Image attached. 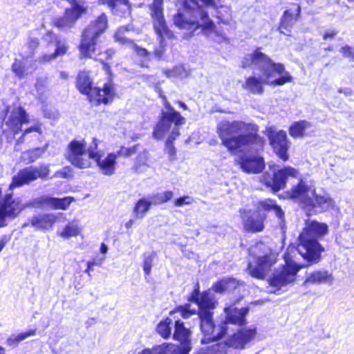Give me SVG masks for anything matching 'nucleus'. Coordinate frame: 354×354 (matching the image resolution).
<instances>
[{
	"label": "nucleus",
	"instance_id": "f257e3e1",
	"mask_svg": "<svg viewBox=\"0 0 354 354\" xmlns=\"http://www.w3.org/2000/svg\"><path fill=\"white\" fill-rule=\"evenodd\" d=\"M259 126L242 120H222L216 125V133L221 144L231 153L243 147L253 146L256 151L263 149L264 139L259 134Z\"/></svg>",
	"mask_w": 354,
	"mask_h": 354
},
{
	"label": "nucleus",
	"instance_id": "f03ea898",
	"mask_svg": "<svg viewBox=\"0 0 354 354\" xmlns=\"http://www.w3.org/2000/svg\"><path fill=\"white\" fill-rule=\"evenodd\" d=\"M250 65L258 68L262 73V77H249L246 79L243 87L253 94H262L263 84L273 85H283L292 80L290 73L285 71L284 66L280 63H274L266 55L256 50L243 62V67Z\"/></svg>",
	"mask_w": 354,
	"mask_h": 354
},
{
	"label": "nucleus",
	"instance_id": "7ed1b4c3",
	"mask_svg": "<svg viewBox=\"0 0 354 354\" xmlns=\"http://www.w3.org/2000/svg\"><path fill=\"white\" fill-rule=\"evenodd\" d=\"M214 309L207 308L198 311L201 330L204 335V337L201 339L202 344H207L221 339L227 333L229 324L239 326L245 325V316L249 312V308L247 307L240 309L234 306L225 308V321L216 325L212 319Z\"/></svg>",
	"mask_w": 354,
	"mask_h": 354
},
{
	"label": "nucleus",
	"instance_id": "20e7f679",
	"mask_svg": "<svg viewBox=\"0 0 354 354\" xmlns=\"http://www.w3.org/2000/svg\"><path fill=\"white\" fill-rule=\"evenodd\" d=\"M205 8H198L194 12H187L190 18L185 15L178 14L174 19V24L182 30L194 32L201 28L203 35L210 37L217 43H221L226 39L225 34L223 30H216L214 22L209 18L208 12L205 8L208 6L216 8L214 0H200Z\"/></svg>",
	"mask_w": 354,
	"mask_h": 354
},
{
	"label": "nucleus",
	"instance_id": "39448f33",
	"mask_svg": "<svg viewBox=\"0 0 354 354\" xmlns=\"http://www.w3.org/2000/svg\"><path fill=\"white\" fill-rule=\"evenodd\" d=\"M160 96L162 99L163 108L158 116V122L153 129V137L157 140H162L166 133L172 129L171 134L165 142V151L170 158H173L176 154L173 142L180 135L179 127L185 123V118L174 109L165 95L160 94Z\"/></svg>",
	"mask_w": 354,
	"mask_h": 354
},
{
	"label": "nucleus",
	"instance_id": "423d86ee",
	"mask_svg": "<svg viewBox=\"0 0 354 354\" xmlns=\"http://www.w3.org/2000/svg\"><path fill=\"white\" fill-rule=\"evenodd\" d=\"M328 225L316 221H308L298 238L297 252L308 262L312 263L319 260L324 248L319 239L328 233Z\"/></svg>",
	"mask_w": 354,
	"mask_h": 354
},
{
	"label": "nucleus",
	"instance_id": "0eeeda50",
	"mask_svg": "<svg viewBox=\"0 0 354 354\" xmlns=\"http://www.w3.org/2000/svg\"><path fill=\"white\" fill-rule=\"evenodd\" d=\"M93 82L86 72H80L77 78V87L83 94L88 95L91 102H95V105L101 103L107 104L115 96L113 88L110 84H105L102 89L93 87Z\"/></svg>",
	"mask_w": 354,
	"mask_h": 354
},
{
	"label": "nucleus",
	"instance_id": "6e6552de",
	"mask_svg": "<svg viewBox=\"0 0 354 354\" xmlns=\"http://www.w3.org/2000/svg\"><path fill=\"white\" fill-rule=\"evenodd\" d=\"M107 27V17L104 13H102L84 29L80 45V50L83 57H92L95 51L97 39Z\"/></svg>",
	"mask_w": 354,
	"mask_h": 354
},
{
	"label": "nucleus",
	"instance_id": "1a4fd4ad",
	"mask_svg": "<svg viewBox=\"0 0 354 354\" xmlns=\"http://www.w3.org/2000/svg\"><path fill=\"white\" fill-rule=\"evenodd\" d=\"M254 250L259 253L256 254L253 262L248 263V270L253 277L263 279L276 263V255L263 243L257 244Z\"/></svg>",
	"mask_w": 354,
	"mask_h": 354
},
{
	"label": "nucleus",
	"instance_id": "9d476101",
	"mask_svg": "<svg viewBox=\"0 0 354 354\" xmlns=\"http://www.w3.org/2000/svg\"><path fill=\"white\" fill-rule=\"evenodd\" d=\"M293 249V248H288V251L283 255L285 265L275 269L269 279L270 285L277 287L278 290L281 287L295 281L297 272L301 268V266L297 263L290 255Z\"/></svg>",
	"mask_w": 354,
	"mask_h": 354
},
{
	"label": "nucleus",
	"instance_id": "9b49d317",
	"mask_svg": "<svg viewBox=\"0 0 354 354\" xmlns=\"http://www.w3.org/2000/svg\"><path fill=\"white\" fill-rule=\"evenodd\" d=\"M151 10L153 20V28L158 36L160 43V46L154 50V55L160 59L165 53V46L166 45L165 37L171 38L173 34L166 25L162 12V0H153Z\"/></svg>",
	"mask_w": 354,
	"mask_h": 354
},
{
	"label": "nucleus",
	"instance_id": "f8f14e48",
	"mask_svg": "<svg viewBox=\"0 0 354 354\" xmlns=\"http://www.w3.org/2000/svg\"><path fill=\"white\" fill-rule=\"evenodd\" d=\"M256 328L240 329L227 341L220 342L207 348L209 354H225L231 347L243 348L256 335Z\"/></svg>",
	"mask_w": 354,
	"mask_h": 354
},
{
	"label": "nucleus",
	"instance_id": "ddd939ff",
	"mask_svg": "<svg viewBox=\"0 0 354 354\" xmlns=\"http://www.w3.org/2000/svg\"><path fill=\"white\" fill-rule=\"evenodd\" d=\"M28 205L19 198H13L12 193L6 194L0 203V227L15 219Z\"/></svg>",
	"mask_w": 354,
	"mask_h": 354
},
{
	"label": "nucleus",
	"instance_id": "4468645a",
	"mask_svg": "<svg viewBox=\"0 0 354 354\" xmlns=\"http://www.w3.org/2000/svg\"><path fill=\"white\" fill-rule=\"evenodd\" d=\"M66 159L74 167L86 169L91 166L86 155V142L82 140H73L67 146L65 153Z\"/></svg>",
	"mask_w": 354,
	"mask_h": 354
},
{
	"label": "nucleus",
	"instance_id": "2eb2a0df",
	"mask_svg": "<svg viewBox=\"0 0 354 354\" xmlns=\"http://www.w3.org/2000/svg\"><path fill=\"white\" fill-rule=\"evenodd\" d=\"M173 339L180 342L179 345L166 344L169 351L172 354H188L192 349L191 330L185 326V324L178 319L174 323Z\"/></svg>",
	"mask_w": 354,
	"mask_h": 354
},
{
	"label": "nucleus",
	"instance_id": "dca6fc26",
	"mask_svg": "<svg viewBox=\"0 0 354 354\" xmlns=\"http://www.w3.org/2000/svg\"><path fill=\"white\" fill-rule=\"evenodd\" d=\"M315 187L311 181L300 178L296 185L286 192L287 196L298 203L303 209L311 206L312 195L315 194Z\"/></svg>",
	"mask_w": 354,
	"mask_h": 354
},
{
	"label": "nucleus",
	"instance_id": "f3484780",
	"mask_svg": "<svg viewBox=\"0 0 354 354\" xmlns=\"http://www.w3.org/2000/svg\"><path fill=\"white\" fill-rule=\"evenodd\" d=\"M266 134L274 152L283 161L288 159L287 153L289 148L287 134L283 130L276 131L272 127L266 129Z\"/></svg>",
	"mask_w": 354,
	"mask_h": 354
},
{
	"label": "nucleus",
	"instance_id": "a211bd4d",
	"mask_svg": "<svg viewBox=\"0 0 354 354\" xmlns=\"http://www.w3.org/2000/svg\"><path fill=\"white\" fill-rule=\"evenodd\" d=\"M71 8L66 10L64 15L55 21V26L62 29L73 27L77 19L86 10L82 1L71 0Z\"/></svg>",
	"mask_w": 354,
	"mask_h": 354
},
{
	"label": "nucleus",
	"instance_id": "6ab92c4d",
	"mask_svg": "<svg viewBox=\"0 0 354 354\" xmlns=\"http://www.w3.org/2000/svg\"><path fill=\"white\" fill-rule=\"evenodd\" d=\"M28 121V114L23 107H14L10 115L4 119L3 132L10 130L14 134H17L22 131V125Z\"/></svg>",
	"mask_w": 354,
	"mask_h": 354
},
{
	"label": "nucleus",
	"instance_id": "aec40b11",
	"mask_svg": "<svg viewBox=\"0 0 354 354\" xmlns=\"http://www.w3.org/2000/svg\"><path fill=\"white\" fill-rule=\"evenodd\" d=\"M297 174L298 171L296 169L290 166H285L274 170L272 178H265V185L270 187L272 192H279L285 188L288 177H297Z\"/></svg>",
	"mask_w": 354,
	"mask_h": 354
},
{
	"label": "nucleus",
	"instance_id": "412c9836",
	"mask_svg": "<svg viewBox=\"0 0 354 354\" xmlns=\"http://www.w3.org/2000/svg\"><path fill=\"white\" fill-rule=\"evenodd\" d=\"M243 227L249 232H259L264 229L266 214L259 211L244 210L241 214Z\"/></svg>",
	"mask_w": 354,
	"mask_h": 354
},
{
	"label": "nucleus",
	"instance_id": "4be33fe9",
	"mask_svg": "<svg viewBox=\"0 0 354 354\" xmlns=\"http://www.w3.org/2000/svg\"><path fill=\"white\" fill-rule=\"evenodd\" d=\"M238 164L242 170L248 174H259L265 168V162L259 156L242 154L239 157Z\"/></svg>",
	"mask_w": 354,
	"mask_h": 354
},
{
	"label": "nucleus",
	"instance_id": "5701e85b",
	"mask_svg": "<svg viewBox=\"0 0 354 354\" xmlns=\"http://www.w3.org/2000/svg\"><path fill=\"white\" fill-rule=\"evenodd\" d=\"M44 39L48 43L55 42V50L53 53L51 54H46L41 56L39 58L40 62H48L53 59H56L59 56L64 55L66 54L68 46L66 45V41L63 39L58 38L53 32H48L44 36Z\"/></svg>",
	"mask_w": 354,
	"mask_h": 354
},
{
	"label": "nucleus",
	"instance_id": "b1692460",
	"mask_svg": "<svg viewBox=\"0 0 354 354\" xmlns=\"http://www.w3.org/2000/svg\"><path fill=\"white\" fill-rule=\"evenodd\" d=\"M188 300L198 305V311L207 308H215L218 304L217 300L210 290H205L202 293L194 290Z\"/></svg>",
	"mask_w": 354,
	"mask_h": 354
},
{
	"label": "nucleus",
	"instance_id": "393cba45",
	"mask_svg": "<svg viewBox=\"0 0 354 354\" xmlns=\"http://www.w3.org/2000/svg\"><path fill=\"white\" fill-rule=\"evenodd\" d=\"M35 203L48 206L53 209H66L73 201L74 198L66 196L64 198L50 197L48 195L42 196L35 199Z\"/></svg>",
	"mask_w": 354,
	"mask_h": 354
},
{
	"label": "nucleus",
	"instance_id": "a878e982",
	"mask_svg": "<svg viewBox=\"0 0 354 354\" xmlns=\"http://www.w3.org/2000/svg\"><path fill=\"white\" fill-rule=\"evenodd\" d=\"M35 170L34 167L32 166L19 170L17 175L12 177L9 189H12L21 187L37 179V173Z\"/></svg>",
	"mask_w": 354,
	"mask_h": 354
},
{
	"label": "nucleus",
	"instance_id": "bb28decb",
	"mask_svg": "<svg viewBox=\"0 0 354 354\" xmlns=\"http://www.w3.org/2000/svg\"><path fill=\"white\" fill-rule=\"evenodd\" d=\"M117 158L116 153H109L105 157L104 155L100 156L95 161L104 175L112 176L115 171Z\"/></svg>",
	"mask_w": 354,
	"mask_h": 354
},
{
	"label": "nucleus",
	"instance_id": "cd10ccee",
	"mask_svg": "<svg viewBox=\"0 0 354 354\" xmlns=\"http://www.w3.org/2000/svg\"><path fill=\"white\" fill-rule=\"evenodd\" d=\"M313 204L311 206H307L306 210L311 211L315 208L319 209L321 212H326L333 207L334 201L328 194H318L315 191V194L312 195Z\"/></svg>",
	"mask_w": 354,
	"mask_h": 354
},
{
	"label": "nucleus",
	"instance_id": "c85d7f7f",
	"mask_svg": "<svg viewBox=\"0 0 354 354\" xmlns=\"http://www.w3.org/2000/svg\"><path fill=\"white\" fill-rule=\"evenodd\" d=\"M56 219L57 216L53 214H42L33 216L30 218V223L37 230H48L53 227Z\"/></svg>",
	"mask_w": 354,
	"mask_h": 354
},
{
	"label": "nucleus",
	"instance_id": "c756f323",
	"mask_svg": "<svg viewBox=\"0 0 354 354\" xmlns=\"http://www.w3.org/2000/svg\"><path fill=\"white\" fill-rule=\"evenodd\" d=\"M239 286V281L234 278H223L215 282L210 291L218 294H224L226 292H230L236 289Z\"/></svg>",
	"mask_w": 354,
	"mask_h": 354
},
{
	"label": "nucleus",
	"instance_id": "7c9ffc66",
	"mask_svg": "<svg viewBox=\"0 0 354 354\" xmlns=\"http://www.w3.org/2000/svg\"><path fill=\"white\" fill-rule=\"evenodd\" d=\"M261 209L266 212H272L279 219V223L281 229L284 226V212L281 207L277 204L276 201L272 199H266L259 203V207Z\"/></svg>",
	"mask_w": 354,
	"mask_h": 354
},
{
	"label": "nucleus",
	"instance_id": "2f4dec72",
	"mask_svg": "<svg viewBox=\"0 0 354 354\" xmlns=\"http://www.w3.org/2000/svg\"><path fill=\"white\" fill-rule=\"evenodd\" d=\"M333 277L331 273L326 270H316L308 274L305 283L332 284Z\"/></svg>",
	"mask_w": 354,
	"mask_h": 354
},
{
	"label": "nucleus",
	"instance_id": "473e14b6",
	"mask_svg": "<svg viewBox=\"0 0 354 354\" xmlns=\"http://www.w3.org/2000/svg\"><path fill=\"white\" fill-rule=\"evenodd\" d=\"M100 3L107 5L113 14L122 16L130 8L129 0H99Z\"/></svg>",
	"mask_w": 354,
	"mask_h": 354
},
{
	"label": "nucleus",
	"instance_id": "72a5a7b5",
	"mask_svg": "<svg viewBox=\"0 0 354 354\" xmlns=\"http://www.w3.org/2000/svg\"><path fill=\"white\" fill-rule=\"evenodd\" d=\"M149 198H142L136 203L133 209V214L136 218L142 219L151 206Z\"/></svg>",
	"mask_w": 354,
	"mask_h": 354
},
{
	"label": "nucleus",
	"instance_id": "f704fd0d",
	"mask_svg": "<svg viewBox=\"0 0 354 354\" xmlns=\"http://www.w3.org/2000/svg\"><path fill=\"white\" fill-rule=\"evenodd\" d=\"M294 23V12L290 10H286L281 18L279 30L281 33L288 35L290 28Z\"/></svg>",
	"mask_w": 354,
	"mask_h": 354
},
{
	"label": "nucleus",
	"instance_id": "c9c22d12",
	"mask_svg": "<svg viewBox=\"0 0 354 354\" xmlns=\"http://www.w3.org/2000/svg\"><path fill=\"white\" fill-rule=\"evenodd\" d=\"M183 6L182 10H178V12L174 15V19L178 15H185L187 16V18H190V15L187 12H194L198 9V8H205V6H201L198 3V0H179Z\"/></svg>",
	"mask_w": 354,
	"mask_h": 354
},
{
	"label": "nucleus",
	"instance_id": "e433bc0d",
	"mask_svg": "<svg viewBox=\"0 0 354 354\" xmlns=\"http://www.w3.org/2000/svg\"><path fill=\"white\" fill-rule=\"evenodd\" d=\"M309 127H310V123L306 120L295 122L290 126L289 133L294 138L301 137Z\"/></svg>",
	"mask_w": 354,
	"mask_h": 354
},
{
	"label": "nucleus",
	"instance_id": "4c0bfd02",
	"mask_svg": "<svg viewBox=\"0 0 354 354\" xmlns=\"http://www.w3.org/2000/svg\"><path fill=\"white\" fill-rule=\"evenodd\" d=\"M173 321L170 318L161 320L156 327L157 333L164 339L169 338L171 335Z\"/></svg>",
	"mask_w": 354,
	"mask_h": 354
},
{
	"label": "nucleus",
	"instance_id": "58836bf2",
	"mask_svg": "<svg viewBox=\"0 0 354 354\" xmlns=\"http://www.w3.org/2000/svg\"><path fill=\"white\" fill-rule=\"evenodd\" d=\"M130 26L120 27L115 34V38L117 41L122 44L132 46L133 41L129 38Z\"/></svg>",
	"mask_w": 354,
	"mask_h": 354
},
{
	"label": "nucleus",
	"instance_id": "ea45409f",
	"mask_svg": "<svg viewBox=\"0 0 354 354\" xmlns=\"http://www.w3.org/2000/svg\"><path fill=\"white\" fill-rule=\"evenodd\" d=\"M80 232L78 225L74 222L68 223L62 232H57V234L64 239H70L71 237L77 236Z\"/></svg>",
	"mask_w": 354,
	"mask_h": 354
},
{
	"label": "nucleus",
	"instance_id": "a19ab883",
	"mask_svg": "<svg viewBox=\"0 0 354 354\" xmlns=\"http://www.w3.org/2000/svg\"><path fill=\"white\" fill-rule=\"evenodd\" d=\"M156 257L157 254L154 251L144 253L142 268L145 274V279L150 274L153 261Z\"/></svg>",
	"mask_w": 354,
	"mask_h": 354
},
{
	"label": "nucleus",
	"instance_id": "79ce46f5",
	"mask_svg": "<svg viewBox=\"0 0 354 354\" xmlns=\"http://www.w3.org/2000/svg\"><path fill=\"white\" fill-rule=\"evenodd\" d=\"M35 334V330H30L26 333H20L17 335H11L6 340V344L9 346L15 347L22 340Z\"/></svg>",
	"mask_w": 354,
	"mask_h": 354
},
{
	"label": "nucleus",
	"instance_id": "37998d69",
	"mask_svg": "<svg viewBox=\"0 0 354 354\" xmlns=\"http://www.w3.org/2000/svg\"><path fill=\"white\" fill-rule=\"evenodd\" d=\"M99 142L100 141L97 139L93 138L91 144L88 147H86L87 158H89V160L91 159L95 160L100 156L104 155V151L98 149Z\"/></svg>",
	"mask_w": 354,
	"mask_h": 354
},
{
	"label": "nucleus",
	"instance_id": "c03bdc74",
	"mask_svg": "<svg viewBox=\"0 0 354 354\" xmlns=\"http://www.w3.org/2000/svg\"><path fill=\"white\" fill-rule=\"evenodd\" d=\"M173 197L171 191H166L164 192L157 193L149 196V198L151 201V204L158 205L167 203Z\"/></svg>",
	"mask_w": 354,
	"mask_h": 354
},
{
	"label": "nucleus",
	"instance_id": "a18cd8bd",
	"mask_svg": "<svg viewBox=\"0 0 354 354\" xmlns=\"http://www.w3.org/2000/svg\"><path fill=\"white\" fill-rule=\"evenodd\" d=\"M148 152L144 151L138 154L136 158V162L133 166V169L138 173L142 172L145 168L148 166L147 161L149 159Z\"/></svg>",
	"mask_w": 354,
	"mask_h": 354
},
{
	"label": "nucleus",
	"instance_id": "49530a36",
	"mask_svg": "<svg viewBox=\"0 0 354 354\" xmlns=\"http://www.w3.org/2000/svg\"><path fill=\"white\" fill-rule=\"evenodd\" d=\"M162 72L169 78L175 77L183 79L187 75V71L183 66H176L172 69H163Z\"/></svg>",
	"mask_w": 354,
	"mask_h": 354
},
{
	"label": "nucleus",
	"instance_id": "de8ad7c7",
	"mask_svg": "<svg viewBox=\"0 0 354 354\" xmlns=\"http://www.w3.org/2000/svg\"><path fill=\"white\" fill-rule=\"evenodd\" d=\"M43 155V151L40 148H34L22 153L21 158L28 163L34 162Z\"/></svg>",
	"mask_w": 354,
	"mask_h": 354
},
{
	"label": "nucleus",
	"instance_id": "09e8293b",
	"mask_svg": "<svg viewBox=\"0 0 354 354\" xmlns=\"http://www.w3.org/2000/svg\"><path fill=\"white\" fill-rule=\"evenodd\" d=\"M138 354H172L169 351V348L166 343L159 346H153L152 348H145Z\"/></svg>",
	"mask_w": 354,
	"mask_h": 354
},
{
	"label": "nucleus",
	"instance_id": "8fccbe9b",
	"mask_svg": "<svg viewBox=\"0 0 354 354\" xmlns=\"http://www.w3.org/2000/svg\"><path fill=\"white\" fill-rule=\"evenodd\" d=\"M12 71L15 73V75L19 77H21L26 74L24 64L23 63V62L20 60L15 59V61L12 64Z\"/></svg>",
	"mask_w": 354,
	"mask_h": 354
},
{
	"label": "nucleus",
	"instance_id": "3c124183",
	"mask_svg": "<svg viewBox=\"0 0 354 354\" xmlns=\"http://www.w3.org/2000/svg\"><path fill=\"white\" fill-rule=\"evenodd\" d=\"M31 132H37L39 134H41L42 133L41 124L40 123H37L35 125L26 129L24 131L22 136L21 137H19V139L17 140V142L22 143L24 141V136Z\"/></svg>",
	"mask_w": 354,
	"mask_h": 354
},
{
	"label": "nucleus",
	"instance_id": "603ef678",
	"mask_svg": "<svg viewBox=\"0 0 354 354\" xmlns=\"http://www.w3.org/2000/svg\"><path fill=\"white\" fill-rule=\"evenodd\" d=\"M38 46H39L38 39L30 38L28 43V46H27V47L28 48V52L26 54L23 55L24 58H28V57H31L34 54L35 50L37 48Z\"/></svg>",
	"mask_w": 354,
	"mask_h": 354
},
{
	"label": "nucleus",
	"instance_id": "864d4df0",
	"mask_svg": "<svg viewBox=\"0 0 354 354\" xmlns=\"http://www.w3.org/2000/svg\"><path fill=\"white\" fill-rule=\"evenodd\" d=\"M176 312L180 313L184 319L189 318L191 315L196 314V310H191L190 305L180 306L176 308Z\"/></svg>",
	"mask_w": 354,
	"mask_h": 354
},
{
	"label": "nucleus",
	"instance_id": "5fc2aeb1",
	"mask_svg": "<svg viewBox=\"0 0 354 354\" xmlns=\"http://www.w3.org/2000/svg\"><path fill=\"white\" fill-rule=\"evenodd\" d=\"M35 171H36V175L37 178H46L48 176L50 169L49 167L46 165H41L39 167H34Z\"/></svg>",
	"mask_w": 354,
	"mask_h": 354
},
{
	"label": "nucleus",
	"instance_id": "6e6d98bb",
	"mask_svg": "<svg viewBox=\"0 0 354 354\" xmlns=\"http://www.w3.org/2000/svg\"><path fill=\"white\" fill-rule=\"evenodd\" d=\"M137 151V145H135L130 148L121 147V149L116 153L118 156L129 157L136 153Z\"/></svg>",
	"mask_w": 354,
	"mask_h": 354
},
{
	"label": "nucleus",
	"instance_id": "4d7b16f0",
	"mask_svg": "<svg viewBox=\"0 0 354 354\" xmlns=\"http://www.w3.org/2000/svg\"><path fill=\"white\" fill-rule=\"evenodd\" d=\"M192 202V198L189 196H184L176 198L174 201V204L176 207H182L184 205H189Z\"/></svg>",
	"mask_w": 354,
	"mask_h": 354
},
{
	"label": "nucleus",
	"instance_id": "13d9d810",
	"mask_svg": "<svg viewBox=\"0 0 354 354\" xmlns=\"http://www.w3.org/2000/svg\"><path fill=\"white\" fill-rule=\"evenodd\" d=\"M340 52L345 57L349 58L354 62V48L349 46H345L341 48Z\"/></svg>",
	"mask_w": 354,
	"mask_h": 354
},
{
	"label": "nucleus",
	"instance_id": "bf43d9fd",
	"mask_svg": "<svg viewBox=\"0 0 354 354\" xmlns=\"http://www.w3.org/2000/svg\"><path fill=\"white\" fill-rule=\"evenodd\" d=\"M134 50L136 52V53L140 56L142 57L147 58L149 56V53L143 48H140L138 46H137L136 44H133L132 45Z\"/></svg>",
	"mask_w": 354,
	"mask_h": 354
},
{
	"label": "nucleus",
	"instance_id": "052dcab7",
	"mask_svg": "<svg viewBox=\"0 0 354 354\" xmlns=\"http://www.w3.org/2000/svg\"><path fill=\"white\" fill-rule=\"evenodd\" d=\"M337 34V31L335 30H330L325 32V33L323 35V38L325 40H327L328 39H333L335 36H336Z\"/></svg>",
	"mask_w": 354,
	"mask_h": 354
},
{
	"label": "nucleus",
	"instance_id": "680f3d73",
	"mask_svg": "<svg viewBox=\"0 0 354 354\" xmlns=\"http://www.w3.org/2000/svg\"><path fill=\"white\" fill-rule=\"evenodd\" d=\"M71 171V168L69 166L65 167L62 170L57 172V175L62 178H67L68 176V173Z\"/></svg>",
	"mask_w": 354,
	"mask_h": 354
},
{
	"label": "nucleus",
	"instance_id": "e2e57ef3",
	"mask_svg": "<svg viewBox=\"0 0 354 354\" xmlns=\"http://www.w3.org/2000/svg\"><path fill=\"white\" fill-rule=\"evenodd\" d=\"M98 265V263L95 261H90L87 262V268L85 270L84 272L88 274L90 276V272L92 270L93 267L94 266Z\"/></svg>",
	"mask_w": 354,
	"mask_h": 354
},
{
	"label": "nucleus",
	"instance_id": "0e129e2a",
	"mask_svg": "<svg viewBox=\"0 0 354 354\" xmlns=\"http://www.w3.org/2000/svg\"><path fill=\"white\" fill-rule=\"evenodd\" d=\"M339 93H343L346 95H351L352 94V90L349 88H339Z\"/></svg>",
	"mask_w": 354,
	"mask_h": 354
},
{
	"label": "nucleus",
	"instance_id": "69168bd1",
	"mask_svg": "<svg viewBox=\"0 0 354 354\" xmlns=\"http://www.w3.org/2000/svg\"><path fill=\"white\" fill-rule=\"evenodd\" d=\"M108 251V246L105 243H102L100 246V252L106 254Z\"/></svg>",
	"mask_w": 354,
	"mask_h": 354
},
{
	"label": "nucleus",
	"instance_id": "338daca9",
	"mask_svg": "<svg viewBox=\"0 0 354 354\" xmlns=\"http://www.w3.org/2000/svg\"><path fill=\"white\" fill-rule=\"evenodd\" d=\"M6 236H5L3 238H2L0 240V252H1V250L3 249V248L6 245Z\"/></svg>",
	"mask_w": 354,
	"mask_h": 354
},
{
	"label": "nucleus",
	"instance_id": "774afa93",
	"mask_svg": "<svg viewBox=\"0 0 354 354\" xmlns=\"http://www.w3.org/2000/svg\"><path fill=\"white\" fill-rule=\"evenodd\" d=\"M193 354H209V351L207 349H201L198 352Z\"/></svg>",
	"mask_w": 354,
	"mask_h": 354
}]
</instances>
